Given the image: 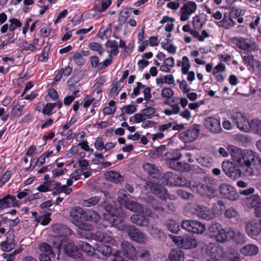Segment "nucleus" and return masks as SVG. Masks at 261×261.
Wrapping results in <instances>:
<instances>
[{"label":"nucleus","mask_w":261,"mask_h":261,"mask_svg":"<svg viewBox=\"0 0 261 261\" xmlns=\"http://www.w3.org/2000/svg\"><path fill=\"white\" fill-rule=\"evenodd\" d=\"M192 190L196 191L201 196H205L209 198H212L215 192V189L213 186L196 181Z\"/></svg>","instance_id":"8"},{"label":"nucleus","mask_w":261,"mask_h":261,"mask_svg":"<svg viewBox=\"0 0 261 261\" xmlns=\"http://www.w3.org/2000/svg\"><path fill=\"white\" fill-rule=\"evenodd\" d=\"M190 68V64L189 59L187 57L184 56L182 59V72L184 74L188 73V71Z\"/></svg>","instance_id":"50"},{"label":"nucleus","mask_w":261,"mask_h":261,"mask_svg":"<svg viewBox=\"0 0 261 261\" xmlns=\"http://www.w3.org/2000/svg\"><path fill=\"white\" fill-rule=\"evenodd\" d=\"M120 90V85L118 83L115 84L110 90L109 92V96L111 97L117 96Z\"/></svg>","instance_id":"64"},{"label":"nucleus","mask_w":261,"mask_h":261,"mask_svg":"<svg viewBox=\"0 0 261 261\" xmlns=\"http://www.w3.org/2000/svg\"><path fill=\"white\" fill-rule=\"evenodd\" d=\"M65 253L69 256L74 258H79L81 256L80 252L77 248L72 243H68L64 247Z\"/></svg>","instance_id":"20"},{"label":"nucleus","mask_w":261,"mask_h":261,"mask_svg":"<svg viewBox=\"0 0 261 261\" xmlns=\"http://www.w3.org/2000/svg\"><path fill=\"white\" fill-rule=\"evenodd\" d=\"M39 249L41 252L39 257L54 256V253L51 247L46 243H42L39 246Z\"/></svg>","instance_id":"29"},{"label":"nucleus","mask_w":261,"mask_h":261,"mask_svg":"<svg viewBox=\"0 0 261 261\" xmlns=\"http://www.w3.org/2000/svg\"><path fill=\"white\" fill-rule=\"evenodd\" d=\"M218 151L219 154L223 157H228L230 153L233 161L240 162L241 160L238 158V156L244 154V151H242L239 147L232 145L221 147L219 148Z\"/></svg>","instance_id":"5"},{"label":"nucleus","mask_w":261,"mask_h":261,"mask_svg":"<svg viewBox=\"0 0 261 261\" xmlns=\"http://www.w3.org/2000/svg\"><path fill=\"white\" fill-rule=\"evenodd\" d=\"M143 167L144 171L147 173L149 179L156 178L159 174V170L154 164L145 163L143 164Z\"/></svg>","instance_id":"26"},{"label":"nucleus","mask_w":261,"mask_h":261,"mask_svg":"<svg viewBox=\"0 0 261 261\" xmlns=\"http://www.w3.org/2000/svg\"><path fill=\"white\" fill-rule=\"evenodd\" d=\"M250 67L256 75L261 76V64L258 61L255 60Z\"/></svg>","instance_id":"53"},{"label":"nucleus","mask_w":261,"mask_h":261,"mask_svg":"<svg viewBox=\"0 0 261 261\" xmlns=\"http://www.w3.org/2000/svg\"><path fill=\"white\" fill-rule=\"evenodd\" d=\"M220 195L224 198L231 201L237 200L239 194L234 187L226 184H222L219 188Z\"/></svg>","instance_id":"7"},{"label":"nucleus","mask_w":261,"mask_h":261,"mask_svg":"<svg viewBox=\"0 0 261 261\" xmlns=\"http://www.w3.org/2000/svg\"><path fill=\"white\" fill-rule=\"evenodd\" d=\"M234 24V22L230 21L228 18L225 17L220 22L219 26L224 28L225 29H229Z\"/></svg>","instance_id":"56"},{"label":"nucleus","mask_w":261,"mask_h":261,"mask_svg":"<svg viewBox=\"0 0 261 261\" xmlns=\"http://www.w3.org/2000/svg\"><path fill=\"white\" fill-rule=\"evenodd\" d=\"M9 21L11 24L9 28L11 31H13L16 28H19L21 26V23L16 18L11 19Z\"/></svg>","instance_id":"61"},{"label":"nucleus","mask_w":261,"mask_h":261,"mask_svg":"<svg viewBox=\"0 0 261 261\" xmlns=\"http://www.w3.org/2000/svg\"><path fill=\"white\" fill-rule=\"evenodd\" d=\"M84 219L86 221H92L97 223L100 219L99 215L94 211H89L87 213L85 212Z\"/></svg>","instance_id":"37"},{"label":"nucleus","mask_w":261,"mask_h":261,"mask_svg":"<svg viewBox=\"0 0 261 261\" xmlns=\"http://www.w3.org/2000/svg\"><path fill=\"white\" fill-rule=\"evenodd\" d=\"M192 229L193 230L191 231L192 232L197 234H201L205 231V226L202 223L198 221L194 220Z\"/></svg>","instance_id":"40"},{"label":"nucleus","mask_w":261,"mask_h":261,"mask_svg":"<svg viewBox=\"0 0 261 261\" xmlns=\"http://www.w3.org/2000/svg\"><path fill=\"white\" fill-rule=\"evenodd\" d=\"M252 126L254 131L261 136V121L255 120L252 121Z\"/></svg>","instance_id":"62"},{"label":"nucleus","mask_w":261,"mask_h":261,"mask_svg":"<svg viewBox=\"0 0 261 261\" xmlns=\"http://www.w3.org/2000/svg\"><path fill=\"white\" fill-rule=\"evenodd\" d=\"M152 208L158 213L161 215L164 212V208L162 203L156 200H153L151 202Z\"/></svg>","instance_id":"44"},{"label":"nucleus","mask_w":261,"mask_h":261,"mask_svg":"<svg viewBox=\"0 0 261 261\" xmlns=\"http://www.w3.org/2000/svg\"><path fill=\"white\" fill-rule=\"evenodd\" d=\"M130 220L133 223L141 227H146L149 224V219L140 214H133Z\"/></svg>","instance_id":"23"},{"label":"nucleus","mask_w":261,"mask_h":261,"mask_svg":"<svg viewBox=\"0 0 261 261\" xmlns=\"http://www.w3.org/2000/svg\"><path fill=\"white\" fill-rule=\"evenodd\" d=\"M79 247L88 255L92 256L95 251V249L87 242L80 241L78 243Z\"/></svg>","instance_id":"31"},{"label":"nucleus","mask_w":261,"mask_h":261,"mask_svg":"<svg viewBox=\"0 0 261 261\" xmlns=\"http://www.w3.org/2000/svg\"><path fill=\"white\" fill-rule=\"evenodd\" d=\"M85 214V211L78 206L72 208L70 212V216L72 218V222L76 225L80 224L83 217H84Z\"/></svg>","instance_id":"17"},{"label":"nucleus","mask_w":261,"mask_h":261,"mask_svg":"<svg viewBox=\"0 0 261 261\" xmlns=\"http://www.w3.org/2000/svg\"><path fill=\"white\" fill-rule=\"evenodd\" d=\"M151 191L154 194L162 199H165L169 196L166 189L159 185H152L151 187Z\"/></svg>","instance_id":"25"},{"label":"nucleus","mask_w":261,"mask_h":261,"mask_svg":"<svg viewBox=\"0 0 261 261\" xmlns=\"http://www.w3.org/2000/svg\"><path fill=\"white\" fill-rule=\"evenodd\" d=\"M166 149L165 145H161L154 149L149 151V155L151 158H155L161 155Z\"/></svg>","instance_id":"41"},{"label":"nucleus","mask_w":261,"mask_h":261,"mask_svg":"<svg viewBox=\"0 0 261 261\" xmlns=\"http://www.w3.org/2000/svg\"><path fill=\"white\" fill-rule=\"evenodd\" d=\"M240 162L234 161L238 168L229 161H224L222 164L223 171L228 177L235 179L242 174L250 176L258 174V166L261 165V159L256 153L251 150H244V154L238 156Z\"/></svg>","instance_id":"1"},{"label":"nucleus","mask_w":261,"mask_h":261,"mask_svg":"<svg viewBox=\"0 0 261 261\" xmlns=\"http://www.w3.org/2000/svg\"><path fill=\"white\" fill-rule=\"evenodd\" d=\"M37 221L38 223H40L42 225H46L49 223L50 221L49 215L40 216L37 218Z\"/></svg>","instance_id":"59"},{"label":"nucleus","mask_w":261,"mask_h":261,"mask_svg":"<svg viewBox=\"0 0 261 261\" xmlns=\"http://www.w3.org/2000/svg\"><path fill=\"white\" fill-rule=\"evenodd\" d=\"M106 178L115 183H121L124 181V178L118 172L114 171L107 172L105 173Z\"/></svg>","instance_id":"28"},{"label":"nucleus","mask_w":261,"mask_h":261,"mask_svg":"<svg viewBox=\"0 0 261 261\" xmlns=\"http://www.w3.org/2000/svg\"><path fill=\"white\" fill-rule=\"evenodd\" d=\"M96 250L105 256L110 255L112 253L111 247L109 245L103 244V243L98 245L96 248Z\"/></svg>","instance_id":"38"},{"label":"nucleus","mask_w":261,"mask_h":261,"mask_svg":"<svg viewBox=\"0 0 261 261\" xmlns=\"http://www.w3.org/2000/svg\"><path fill=\"white\" fill-rule=\"evenodd\" d=\"M15 247V244L13 243H9L6 241L1 243L2 249L4 251H10L14 249Z\"/></svg>","instance_id":"54"},{"label":"nucleus","mask_w":261,"mask_h":261,"mask_svg":"<svg viewBox=\"0 0 261 261\" xmlns=\"http://www.w3.org/2000/svg\"><path fill=\"white\" fill-rule=\"evenodd\" d=\"M173 94V91L169 88H165L162 89L161 95L163 97L170 98Z\"/></svg>","instance_id":"63"},{"label":"nucleus","mask_w":261,"mask_h":261,"mask_svg":"<svg viewBox=\"0 0 261 261\" xmlns=\"http://www.w3.org/2000/svg\"><path fill=\"white\" fill-rule=\"evenodd\" d=\"M19 205V201L17 200L15 196L7 195L3 198L0 199V207L7 208L15 207Z\"/></svg>","instance_id":"18"},{"label":"nucleus","mask_w":261,"mask_h":261,"mask_svg":"<svg viewBox=\"0 0 261 261\" xmlns=\"http://www.w3.org/2000/svg\"><path fill=\"white\" fill-rule=\"evenodd\" d=\"M128 231L127 235L133 241L137 243H142L145 242V235L135 226H130Z\"/></svg>","instance_id":"14"},{"label":"nucleus","mask_w":261,"mask_h":261,"mask_svg":"<svg viewBox=\"0 0 261 261\" xmlns=\"http://www.w3.org/2000/svg\"><path fill=\"white\" fill-rule=\"evenodd\" d=\"M53 236L58 241V246L60 247L63 241H65L67 236L72 233V231L67 226L61 224H56L53 226Z\"/></svg>","instance_id":"3"},{"label":"nucleus","mask_w":261,"mask_h":261,"mask_svg":"<svg viewBox=\"0 0 261 261\" xmlns=\"http://www.w3.org/2000/svg\"><path fill=\"white\" fill-rule=\"evenodd\" d=\"M196 9L197 5L193 1H190L185 4L180 8V20L182 21L187 20L189 18V16L194 13Z\"/></svg>","instance_id":"13"},{"label":"nucleus","mask_w":261,"mask_h":261,"mask_svg":"<svg viewBox=\"0 0 261 261\" xmlns=\"http://www.w3.org/2000/svg\"><path fill=\"white\" fill-rule=\"evenodd\" d=\"M100 199V197L99 196H94L88 199L83 200L82 202V204L84 206L91 207L97 204Z\"/></svg>","instance_id":"39"},{"label":"nucleus","mask_w":261,"mask_h":261,"mask_svg":"<svg viewBox=\"0 0 261 261\" xmlns=\"http://www.w3.org/2000/svg\"><path fill=\"white\" fill-rule=\"evenodd\" d=\"M23 109V106H20L18 104L16 105L12 109V115L14 117H19L21 115Z\"/></svg>","instance_id":"47"},{"label":"nucleus","mask_w":261,"mask_h":261,"mask_svg":"<svg viewBox=\"0 0 261 261\" xmlns=\"http://www.w3.org/2000/svg\"><path fill=\"white\" fill-rule=\"evenodd\" d=\"M89 48L92 50L98 52L101 55L103 52L102 45L98 42H92L88 44Z\"/></svg>","instance_id":"46"},{"label":"nucleus","mask_w":261,"mask_h":261,"mask_svg":"<svg viewBox=\"0 0 261 261\" xmlns=\"http://www.w3.org/2000/svg\"><path fill=\"white\" fill-rule=\"evenodd\" d=\"M141 112L146 119H149L155 113V109L151 107H148L147 108L142 110Z\"/></svg>","instance_id":"48"},{"label":"nucleus","mask_w":261,"mask_h":261,"mask_svg":"<svg viewBox=\"0 0 261 261\" xmlns=\"http://www.w3.org/2000/svg\"><path fill=\"white\" fill-rule=\"evenodd\" d=\"M173 174L171 172H167L162 177V183L164 185H169L172 184Z\"/></svg>","instance_id":"55"},{"label":"nucleus","mask_w":261,"mask_h":261,"mask_svg":"<svg viewBox=\"0 0 261 261\" xmlns=\"http://www.w3.org/2000/svg\"><path fill=\"white\" fill-rule=\"evenodd\" d=\"M199 132V125L194 124L192 127L180 134L179 138L185 142H191L197 139Z\"/></svg>","instance_id":"11"},{"label":"nucleus","mask_w":261,"mask_h":261,"mask_svg":"<svg viewBox=\"0 0 261 261\" xmlns=\"http://www.w3.org/2000/svg\"><path fill=\"white\" fill-rule=\"evenodd\" d=\"M185 255L184 251L179 249L174 248L170 250L168 258L169 261H184Z\"/></svg>","instance_id":"24"},{"label":"nucleus","mask_w":261,"mask_h":261,"mask_svg":"<svg viewBox=\"0 0 261 261\" xmlns=\"http://www.w3.org/2000/svg\"><path fill=\"white\" fill-rule=\"evenodd\" d=\"M176 184L179 186H186L191 188L192 190L195 185V181L188 180L186 178L183 176H178L176 179Z\"/></svg>","instance_id":"33"},{"label":"nucleus","mask_w":261,"mask_h":261,"mask_svg":"<svg viewBox=\"0 0 261 261\" xmlns=\"http://www.w3.org/2000/svg\"><path fill=\"white\" fill-rule=\"evenodd\" d=\"M213 210L218 215L222 214L225 210V204L222 200H219L213 205Z\"/></svg>","instance_id":"43"},{"label":"nucleus","mask_w":261,"mask_h":261,"mask_svg":"<svg viewBox=\"0 0 261 261\" xmlns=\"http://www.w3.org/2000/svg\"><path fill=\"white\" fill-rule=\"evenodd\" d=\"M121 252L122 254L131 260H137L138 252L135 247L128 241H123L121 243Z\"/></svg>","instance_id":"10"},{"label":"nucleus","mask_w":261,"mask_h":261,"mask_svg":"<svg viewBox=\"0 0 261 261\" xmlns=\"http://www.w3.org/2000/svg\"><path fill=\"white\" fill-rule=\"evenodd\" d=\"M139 257L144 261H150L151 259V254L150 251L147 249L142 250L141 253L139 255Z\"/></svg>","instance_id":"58"},{"label":"nucleus","mask_w":261,"mask_h":261,"mask_svg":"<svg viewBox=\"0 0 261 261\" xmlns=\"http://www.w3.org/2000/svg\"><path fill=\"white\" fill-rule=\"evenodd\" d=\"M247 204L249 207L254 208L261 204V198L258 196L252 195L247 198Z\"/></svg>","instance_id":"35"},{"label":"nucleus","mask_w":261,"mask_h":261,"mask_svg":"<svg viewBox=\"0 0 261 261\" xmlns=\"http://www.w3.org/2000/svg\"><path fill=\"white\" fill-rule=\"evenodd\" d=\"M72 58L75 62L77 65L82 66L85 63V59L83 57L82 55L79 53H76L73 56Z\"/></svg>","instance_id":"49"},{"label":"nucleus","mask_w":261,"mask_h":261,"mask_svg":"<svg viewBox=\"0 0 261 261\" xmlns=\"http://www.w3.org/2000/svg\"><path fill=\"white\" fill-rule=\"evenodd\" d=\"M91 238L96 241L102 243L113 244L114 242L113 238L108 235L106 233L99 231H96L95 233L92 234Z\"/></svg>","instance_id":"21"},{"label":"nucleus","mask_w":261,"mask_h":261,"mask_svg":"<svg viewBox=\"0 0 261 261\" xmlns=\"http://www.w3.org/2000/svg\"><path fill=\"white\" fill-rule=\"evenodd\" d=\"M165 226L166 228L173 233H176L180 230L179 224L172 219L168 220Z\"/></svg>","instance_id":"32"},{"label":"nucleus","mask_w":261,"mask_h":261,"mask_svg":"<svg viewBox=\"0 0 261 261\" xmlns=\"http://www.w3.org/2000/svg\"><path fill=\"white\" fill-rule=\"evenodd\" d=\"M171 42V40L166 38L164 41L161 43V45L162 48L167 50L169 53L174 54L176 52V48Z\"/></svg>","instance_id":"36"},{"label":"nucleus","mask_w":261,"mask_h":261,"mask_svg":"<svg viewBox=\"0 0 261 261\" xmlns=\"http://www.w3.org/2000/svg\"><path fill=\"white\" fill-rule=\"evenodd\" d=\"M124 206L127 209L136 213L143 212V206L140 203L131 200L124 202Z\"/></svg>","instance_id":"27"},{"label":"nucleus","mask_w":261,"mask_h":261,"mask_svg":"<svg viewBox=\"0 0 261 261\" xmlns=\"http://www.w3.org/2000/svg\"><path fill=\"white\" fill-rule=\"evenodd\" d=\"M238 214V212L233 208H229L226 210L224 213V216L226 218L231 219L235 218Z\"/></svg>","instance_id":"57"},{"label":"nucleus","mask_w":261,"mask_h":261,"mask_svg":"<svg viewBox=\"0 0 261 261\" xmlns=\"http://www.w3.org/2000/svg\"><path fill=\"white\" fill-rule=\"evenodd\" d=\"M245 229L247 234L249 237L254 238L260 233L261 226L260 223L257 222H249L246 225Z\"/></svg>","instance_id":"15"},{"label":"nucleus","mask_w":261,"mask_h":261,"mask_svg":"<svg viewBox=\"0 0 261 261\" xmlns=\"http://www.w3.org/2000/svg\"><path fill=\"white\" fill-rule=\"evenodd\" d=\"M240 251L244 256H254L258 253V248L254 244H249L242 247Z\"/></svg>","instance_id":"22"},{"label":"nucleus","mask_w":261,"mask_h":261,"mask_svg":"<svg viewBox=\"0 0 261 261\" xmlns=\"http://www.w3.org/2000/svg\"><path fill=\"white\" fill-rule=\"evenodd\" d=\"M49 191L55 190L57 193H60L63 192L64 189L65 188V186H61V183L55 180L47 181Z\"/></svg>","instance_id":"34"},{"label":"nucleus","mask_w":261,"mask_h":261,"mask_svg":"<svg viewBox=\"0 0 261 261\" xmlns=\"http://www.w3.org/2000/svg\"><path fill=\"white\" fill-rule=\"evenodd\" d=\"M231 118L238 128L244 132L250 130L251 125L246 117L239 112H234L231 116Z\"/></svg>","instance_id":"6"},{"label":"nucleus","mask_w":261,"mask_h":261,"mask_svg":"<svg viewBox=\"0 0 261 261\" xmlns=\"http://www.w3.org/2000/svg\"><path fill=\"white\" fill-rule=\"evenodd\" d=\"M244 64L250 65V66L253 63L255 60H254L253 56L249 53H245L242 55Z\"/></svg>","instance_id":"52"},{"label":"nucleus","mask_w":261,"mask_h":261,"mask_svg":"<svg viewBox=\"0 0 261 261\" xmlns=\"http://www.w3.org/2000/svg\"><path fill=\"white\" fill-rule=\"evenodd\" d=\"M116 109L117 107L115 105V102L112 100L109 102V106L105 107L102 111L105 115H110L114 114Z\"/></svg>","instance_id":"42"},{"label":"nucleus","mask_w":261,"mask_h":261,"mask_svg":"<svg viewBox=\"0 0 261 261\" xmlns=\"http://www.w3.org/2000/svg\"><path fill=\"white\" fill-rule=\"evenodd\" d=\"M193 214L199 218L206 220L212 219L215 215L207 207L203 205H195L193 207Z\"/></svg>","instance_id":"12"},{"label":"nucleus","mask_w":261,"mask_h":261,"mask_svg":"<svg viewBox=\"0 0 261 261\" xmlns=\"http://www.w3.org/2000/svg\"><path fill=\"white\" fill-rule=\"evenodd\" d=\"M194 220H185L182 221L181 226V227L187 230L188 231L191 232L192 230H193V225H194Z\"/></svg>","instance_id":"51"},{"label":"nucleus","mask_w":261,"mask_h":261,"mask_svg":"<svg viewBox=\"0 0 261 261\" xmlns=\"http://www.w3.org/2000/svg\"><path fill=\"white\" fill-rule=\"evenodd\" d=\"M204 22H201V19L199 16L196 15L193 17V24L195 29H200L202 28Z\"/></svg>","instance_id":"60"},{"label":"nucleus","mask_w":261,"mask_h":261,"mask_svg":"<svg viewBox=\"0 0 261 261\" xmlns=\"http://www.w3.org/2000/svg\"><path fill=\"white\" fill-rule=\"evenodd\" d=\"M203 124L205 128L212 133L219 134L222 130L220 120L215 117H206Z\"/></svg>","instance_id":"9"},{"label":"nucleus","mask_w":261,"mask_h":261,"mask_svg":"<svg viewBox=\"0 0 261 261\" xmlns=\"http://www.w3.org/2000/svg\"><path fill=\"white\" fill-rule=\"evenodd\" d=\"M106 46L111 48V53L113 54L114 56L118 54L119 50L117 46V42L116 41L108 40L106 43Z\"/></svg>","instance_id":"45"},{"label":"nucleus","mask_w":261,"mask_h":261,"mask_svg":"<svg viewBox=\"0 0 261 261\" xmlns=\"http://www.w3.org/2000/svg\"><path fill=\"white\" fill-rule=\"evenodd\" d=\"M208 230L211 237L220 243H225L233 240L236 244L242 245L247 241L246 236L240 231L230 227L224 228L216 222H212L210 224Z\"/></svg>","instance_id":"2"},{"label":"nucleus","mask_w":261,"mask_h":261,"mask_svg":"<svg viewBox=\"0 0 261 261\" xmlns=\"http://www.w3.org/2000/svg\"><path fill=\"white\" fill-rule=\"evenodd\" d=\"M233 42L239 48L247 51L254 49V46L251 44L249 40L244 38H234Z\"/></svg>","instance_id":"19"},{"label":"nucleus","mask_w":261,"mask_h":261,"mask_svg":"<svg viewBox=\"0 0 261 261\" xmlns=\"http://www.w3.org/2000/svg\"><path fill=\"white\" fill-rule=\"evenodd\" d=\"M223 253L222 248L218 245L210 243L207 247L206 253L211 257L210 258H216L218 260Z\"/></svg>","instance_id":"16"},{"label":"nucleus","mask_w":261,"mask_h":261,"mask_svg":"<svg viewBox=\"0 0 261 261\" xmlns=\"http://www.w3.org/2000/svg\"><path fill=\"white\" fill-rule=\"evenodd\" d=\"M181 157V154H179L177 156L166 160V164L172 169L174 170H179L181 168V163L177 161Z\"/></svg>","instance_id":"30"},{"label":"nucleus","mask_w":261,"mask_h":261,"mask_svg":"<svg viewBox=\"0 0 261 261\" xmlns=\"http://www.w3.org/2000/svg\"><path fill=\"white\" fill-rule=\"evenodd\" d=\"M172 240L177 246L185 249L195 248L197 245V240L192 236H173Z\"/></svg>","instance_id":"4"}]
</instances>
